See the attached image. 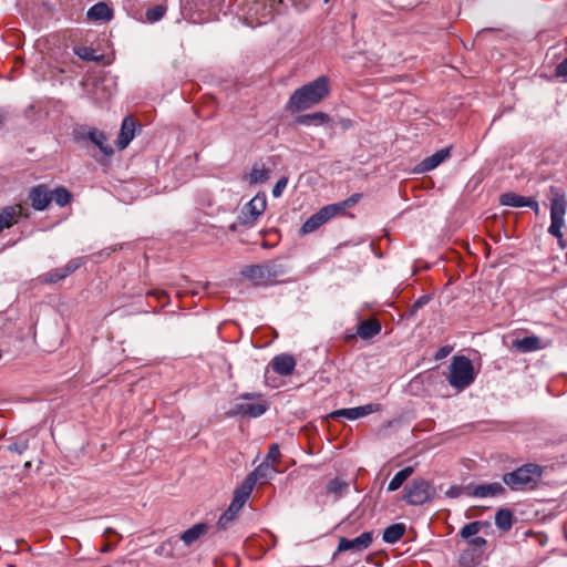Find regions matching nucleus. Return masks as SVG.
<instances>
[{
  "label": "nucleus",
  "instance_id": "1",
  "mask_svg": "<svg viewBox=\"0 0 567 567\" xmlns=\"http://www.w3.org/2000/svg\"><path fill=\"white\" fill-rule=\"evenodd\" d=\"M329 91L328 78L319 76L292 93L287 103V110L296 113L310 109L322 101L329 94Z\"/></svg>",
  "mask_w": 567,
  "mask_h": 567
},
{
  "label": "nucleus",
  "instance_id": "2",
  "mask_svg": "<svg viewBox=\"0 0 567 567\" xmlns=\"http://www.w3.org/2000/svg\"><path fill=\"white\" fill-rule=\"evenodd\" d=\"M549 209H550V225L548 233L560 241L563 239L561 229L566 226L565 216L567 213V197L566 193L557 186H550L548 190Z\"/></svg>",
  "mask_w": 567,
  "mask_h": 567
},
{
  "label": "nucleus",
  "instance_id": "3",
  "mask_svg": "<svg viewBox=\"0 0 567 567\" xmlns=\"http://www.w3.org/2000/svg\"><path fill=\"white\" fill-rule=\"evenodd\" d=\"M543 473L540 465L526 463L513 472L505 473L503 482L513 491L533 489L538 485Z\"/></svg>",
  "mask_w": 567,
  "mask_h": 567
},
{
  "label": "nucleus",
  "instance_id": "4",
  "mask_svg": "<svg viewBox=\"0 0 567 567\" xmlns=\"http://www.w3.org/2000/svg\"><path fill=\"white\" fill-rule=\"evenodd\" d=\"M475 380L474 367L472 361L465 355H455L449 365V383L457 389L464 390Z\"/></svg>",
  "mask_w": 567,
  "mask_h": 567
},
{
  "label": "nucleus",
  "instance_id": "5",
  "mask_svg": "<svg viewBox=\"0 0 567 567\" xmlns=\"http://www.w3.org/2000/svg\"><path fill=\"white\" fill-rule=\"evenodd\" d=\"M281 274V267L276 264L251 265L241 270V275L244 277L259 286L275 281Z\"/></svg>",
  "mask_w": 567,
  "mask_h": 567
},
{
  "label": "nucleus",
  "instance_id": "6",
  "mask_svg": "<svg viewBox=\"0 0 567 567\" xmlns=\"http://www.w3.org/2000/svg\"><path fill=\"white\" fill-rule=\"evenodd\" d=\"M434 496V488L424 478H414L405 488L403 498L411 505H422Z\"/></svg>",
  "mask_w": 567,
  "mask_h": 567
},
{
  "label": "nucleus",
  "instance_id": "7",
  "mask_svg": "<svg viewBox=\"0 0 567 567\" xmlns=\"http://www.w3.org/2000/svg\"><path fill=\"white\" fill-rule=\"evenodd\" d=\"M267 206L265 194H257L243 208L238 216L240 225L252 226L257 219L264 214Z\"/></svg>",
  "mask_w": 567,
  "mask_h": 567
},
{
  "label": "nucleus",
  "instance_id": "8",
  "mask_svg": "<svg viewBox=\"0 0 567 567\" xmlns=\"http://www.w3.org/2000/svg\"><path fill=\"white\" fill-rule=\"evenodd\" d=\"M332 206H323L319 212L311 215L301 226L300 233L302 235L313 233L317 230L320 226L326 224L328 220H330L332 217H334Z\"/></svg>",
  "mask_w": 567,
  "mask_h": 567
},
{
  "label": "nucleus",
  "instance_id": "9",
  "mask_svg": "<svg viewBox=\"0 0 567 567\" xmlns=\"http://www.w3.org/2000/svg\"><path fill=\"white\" fill-rule=\"evenodd\" d=\"M470 497L487 498L504 495L506 489L498 483L468 484Z\"/></svg>",
  "mask_w": 567,
  "mask_h": 567
},
{
  "label": "nucleus",
  "instance_id": "10",
  "mask_svg": "<svg viewBox=\"0 0 567 567\" xmlns=\"http://www.w3.org/2000/svg\"><path fill=\"white\" fill-rule=\"evenodd\" d=\"M380 410H381L380 404L370 403V404L362 405V406L350 408V409H340V410L333 411L330 414V417L337 420L341 416H344L348 420H357V419L367 416L371 413L378 412Z\"/></svg>",
  "mask_w": 567,
  "mask_h": 567
},
{
  "label": "nucleus",
  "instance_id": "11",
  "mask_svg": "<svg viewBox=\"0 0 567 567\" xmlns=\"http://www.w3.org/2000/svg\"><path fill=\"white\" fill-rule=\"evenodd\" d=\"M267 409L268 404L266 402H237L231 406L229 414L233 416L241 415L247 417H258L261 416Z\"/></svg>",
  "mask_w": 567,
  "mask_h": 567
},
{
  "label": "nucleus",
  "instance_id": "12",
  "mask_svg": "<svg viewBox=\"0 0 567 567\" xmlns=\"http://www.w3.org/2000/svg\"><path fill=\"white\" fill-rule=\"evenodd\" d=\"M372 543V533L371 532H364L360 536L348 539L346 537H341L338 545L339 551H346V550H363L368 548Z\"/></svg>",
  "mask_w": 567,
  "mask_h": 567
},
{
  "label": "nucleus",
  "instance_id": "13",
  "mask_svg": "<svg viewBox=\"0 0 567 567\" xmlns=\"http://www.w3.org/2000/svg\"><path fill=\"white\" fill-rule=\"evenodd\" d=\"M29 198L34 209L43 210L52 202V193L45 185H38L30 189Z\"/></svg>",
  "mask_w": 567,
  "mask_h": 567
},
{
  "label": "nucleus",
  "instance_id": "14",
  "mask_svg": "<svg viewBox=\"0 0 567 567\" xmlns=\"http://www.w3.org/2000/svg\"><path fill=\"white\" fill-rule=\"evenodd\" d=\"M451 155V147H445L436 151L431 156L425 157L417 166L419 172L425 173L433 171Z\"/></svg>",
  "mask_w": 567,
  "mask_h": 567
},
{
  "label": "nucleus",
  "instance_id": "15",
  "mask_svg": "<svg viewBox=\"0 0 567 567\" xmlns=\"http://www.w3.org/2000/svg\"><path fill=\"white\" fill-rule=\"evenodd\" d=\"M135 127H136V124H135L134 120L132 118V116L124 117L122 125H121L120 134H118V137L116 141V145H117L118 150H124L128 146V144L135 136Z\"/></svg>",
  "mask_w": 567,
  "mask_h": 567
},
{
  "label": "nucleus",
  "instance_id": "16",
  "mask_svg": "<svg viewBox=\"0 0 567 567\" xmlns=\"http://www.w3.org/2000/svg\"><path fill=\"white\" fill-rule=\"evenodd\" d=\"M23 215V207L21 205L6 206L0 212V231L10 228Z\"/></svg>",
  "mask_w": 567,
  "mask_h": 567
},
{
  "label": "nucleus",
  "instance_id": "17",
  "mask_svg": "<svg viewBox=\"0 0 567 567\" xmlns=\"http://www.w3.org/2000/svg\"><path fill=\"white\" fill-rule=\"evenodd\" d=\"M270 365L275 372L280 375H289L292 373L296 367V360L291 354H279L276 355L271 361Z\"/></svg>",
  "mask_w": 567,
  "mask_h": 567
},
{
  "label": "nucleus",
  "instance_id": "18",
  "mask_svg": "<svg viewBox=\"0 0 567 567\" xmlns=\"http://www.w3.org/2000/svg\"><path fill=\"white\" fill-rule=\"evenodd\" d=\"M252 489L250 480H244L241 485L235 489L230 506L240 511L250 496Z\"/></svg>",
  "mask_w": 567,
  "mask_h": 567
},
{
  "label": "nucleus",
  "instance_id": "19",
  "mask_svg": "<svg viewBox=\"0 0 567 567\" xmlns=\"http://www.w3.org/2000/svg\"><path fill=\"white\" fill-rule=\"evenodd\" d=\"M275 471V466L270 465L266 461L259 464L251 473H249L245 480H250L251 487L254 488L258 481L267 482V480L271 477Z\"/></svg>",
  "mask_w": 567,
  "mask_h": 567
},
{
  "label": "nucleus",
  "instance_id": "20",
  "mask_svg": "<svg viewBox=\"0 0 567 567\" xmlns=\"http://www.w3.org/2000/svg\"><path fill=\"white\" fill-rule=\"evenodd\" d=\"M513 347L519 352L527 353L542 349V340L537 336H529L522 339H515Z\"/></svg>",
  "mask_w": 567,
  "mask_h": 567
},
{
  "label": "nucleus",
  "instance_id": "21",
  "mask_svg": "<svg viewBox=\"0 0 567 567\" xmlns=\"http://www.w3.org/2000/svg\"><path fill=\"white\" fill-rule=\"evenodd\" d=\"M329 121V115L323 112L303 114L296 117V123L306 126H320L327 124Z\"/></svg>",
  "mask_w": 567,
  "mask_h": 567
},
{
  "label": "nucleus",
  "instance_id": "22",
  "mask_svg": "<svg viewBox=\"0 0 567 567\" xmlns=\"http://www.w3.org/2000/svg\"><path fill=\"white\" fill-rule=\"evenodd\" d=\"M381 331V323L378 319L361 321L358 324L357 333L361 339H370Z\"/></svg>",
  "mask_w": 567,
  "mask_h": 567
},
{
  "label": "nucleus",
  "instance_id": "23",
  "mask_svg": "<svg viewBox=\"0 0 567 567\" xmlns=\"http://www.w3.org/2000/svg\"><path fill=\"white\" fill-rule=\"evenodd\" d=\"M207 525L204 523L195 524L181 535V540H183L185 545L189 546L204 536L207 533Z\"/></svg>",
  "mask_w": 567,
  "mask_h": 567
},
{
  "label": "nucleus",
  "instance_id": "24",
  "mask_svg": "<svg viewBox=\"0 0 567 567\" xmlns=\"http://www.w3.org/2000/svg\"><path fill=\"white\" fill-rule=\"evenodd\" d=\"M87 138L96 145L101 152L110 156L113 154V148L106 144L107 137L105 133L96 128H92L87 132Z\"/></svg>",
  "mask_w": 567,
  "mask_h": 567
},
{
  "label": "nucleus",
  "instance_id": "25",
  "mask_svg": "<svg viewBox=\"0 0 567 567\" xmlns=\"http://www.w3.org/2000/svg\"><path fill=\"white\" fill-rule=\"evenodd\" d=\"M405 533V525L396 523L388 526L383 532V540L388 544H395L399 542Z\"/></svg>",
  "mask_w": 567,
  "mask_h": 567
},
{
  "label": "nucleus",
  "instance_id": "26",
  "mask_svg": "<svg viewBox=\"0 0 567 567\" xmlns=\"http://www.w3.org/2000/svg\"><path fill=\"white\" fill-rule=\"evenodd\" d=\"M270 177V169L266 168L264 165L255 164L251 167L250 173L247 176L249 184H262L268 181Z\"/></svg>",
  "mask_w": 567,
  "mask_h": 567
},
{
  "label": "nucleus",
  "instance_id": "27",
  "mask_svg": "<svg viewBox=\"0 0 567 567\" xmlns=\"http://www.w3.org/2000/svg\"><path fill=\"white\" fill-rule=\"evenodd\" d=\"M86 14L91 20H110L112 18V10L106 3L99 2L92 6Z\"/></svg>",
  "mask_w": 567,
  "mask_h": 567
},
{
  "label": "nucleus",
  "instance_id": "28",
  "mask_svg": "<svg viewBox=\"0 0 567 567\" xmlns=\"http://www.w3.org/2000/svg\"><path fill=\"white\" fill-rule=\"evenodd\" d=\"M528 199L529 197L508 192L499 196V204L511 207H525L528 204Z\"/></svg>",
  "mask_w": 567,
  "mask_h": 567
},
{
  "label": "nucleus",
  "instance_id": "29",
  "mask_svg": "<svg viewBox=\"0 0 567 567\" xmlns=\"http://www.w3.org/2000/svg\"><path fill=\"white\" fill-rule=\"evenodd\" d=\"M483 555V553L467 547L461 553L458 561L463 567H474L480 564Z\"/></svg>",
  "mask_w": 567,
  "mask_h": 567
},
{
  "label": "nucleus",
  "instance_id": "30",
  "mask_svg": "<svg viewBox=\"0 0 567 567\" xmlns=\"http://www.w3.org/2000/svg\"><path fill=\"white\" fill-rule=\"evenodd\" d=\"M413 472L414 468L412 466H406L399 471L390 481L388 485V491L394 492L399 489L404 484V482L413 474Z\"/></svg>",
  "mask_w": 567,
  "mask_h": 567
},
{
  "label": "nucleus",
  "instance_id": "31",
  "mask_svg": "<svg viewBox=\"0 0 567 567\" xmlns=\"http://www.w3.org/2000/svg\"><path fill=\"white\" fill-rule=\"evenodd\" d=\"M495 525L503 532H507L513 526V513L509 509L502 508L495 515Z\"/></svg>",
  "mask_w": 567,
  "mask_h": 567
},
{
  "label": "nucleus",
  "instance_id": "32",
  "mask_svg": "<svg viewBox=\"0 0 567 567\" xmlns=\"http://www.w3.org/2000/svg\"><path fill=\"white\" fill-rule=\"evenodd\" d=\"M484 526H488V523L480 520L471 522L463 526L460 530V536L465 540L472 538L477 535Z\"/></svg>",
  "mask_w": 567,
  "mask_h": 567
},
{
  "label": "nucleus",
  "instance_id": "33",
  "mask_svg": "<svg viewBox=\"0 0 567 567\" xmlns=\"http://www.w3.org/2000/svg\"><path fill=\"white\" fill-rule=\"evenodd\" d=\"M361 197H362L361 194L355 193V194L351 195L349 198H347L340 203L330 204L329 206H332V208L334 209L333 214H334V216H337L338 214L342 213L344 209L354 206L360 200Z\"/></svg>",
  "mask_w": 567,
  "mask_h": 567
},
{
  "label": "nucleus",
  "instance_id": "34",
  "mask_svg": "<svg viewBox=\"0 0 567 567\" xmlns=\"http://www.w3.org/2000/svg\"><path fill=\"white\" fill-rule=\"evenodd\" d=\"M361 197H362L361 194L355 193V194L351 195L349 198H347L340 203L330 204L329 206H332V208L334 209L333 214H334V216H337L338 214L342 213L344 209L354 206L360 200Z\"/></svg>",
  "mask_w": 567,
  "mask_h": 567
},
{
  "label": "nucleus",
  "instance_id": "35",
  "mask_svg": "<svg viewBox=\"0 0 567 567\" xmlns=\"http://www.w3.org/2000/svg\"><path fill=\"white\" fill-rule=\"evenodd\" d=\"M361 197H362L361 194L355 193V194L351 195L349 198H347L340 203L330 204L329 206H332V208L334 209L333 214H334V216H337L338 214L342 213L344 209L354 206L360 200Z\"/></svg>",
  "mask_w": 567,
  "mask_h": 567
},
{
  "label": "nucleus",
  "instance_id": "36",
  "mask_svg": "<svg viewBox=\"0 0 567 567\" xmlns=\"http://www.w3.org/2000/svg\"><path fill=\"white\" fill-rule=\"evenodd\" d=\"M361 197H362L361 194L355 193V194L351 195L349 198H347L340 203L330 204L329 206H332V208L334 209L333 214H334V216H337L338 214L342 213L344 209L354 206L360 200Z\"/></svg>",
  "mask_w": 567,
  "mask_h": 567
},
{
  "label": "nucleus",
  "instance_id": "37",
  "mask_svg": "<svg viewBox=\"0 0 567 567\" xmlns=\"http://www.w3.org/2000/svg\"><path fill=\"white\" fill-rule=\"evenodd\" d=\"M239 511L235 509L230 505L228 508L223 513V515L219 517L217 522V526L219 529H226L228 525L235 519Z\"/></svg>",
  "mask_w": 567,
  "mask_h": 567
},
{
  "label": "nucleus",
  "instance_id": "38",
  "mask_svg": "<svg viewBox=\"0 0 567 567\" xmlns=\"http://www.w3.org/2000/svg\"><path fill=\"white\" fill-rule=\"evenodd\" d=\"M52 199H54L55 203L62 207L70 203L71 194L66 188L59 187V188H55L54 192L52 193Z\"/></svg>",
  "mask_w": 567,
  "mask_h": 567
},
{
  "label": "nucleus",
  "instance_id": "39",
  "mask_svg": "<svg viewBox=\"0 0 567 567\" xmlns=\"http://www.w3.org/2000/svg\"><path fill=\"white\" fill-rule=\"evenodd\" d=\"M347 488L348 484L339 478L330 481L327 485V492L336 495L337 497L341 496Z\"/></svg>",
  "mask_w": 567,
  "mask_h": 567
},
{
  "label": "nucleus",
  "instance_id": "40",
  "mask_svg": "<svg viewBox=\"0 0 567 567\" xmlns=\"http://www.w3.org/2000/svg\"><path fill=\"white\" fill-rule=\"evenodd\" d=\"M66 278L63 274V270L62 268H54L48 272H45L42 277H41V282H44V284H56L58 281L62 280Z\"/></svg>",
  "mask_w": 567,
  "mask_h": 567
},
{
  "label": "nucleus",
  "instance_id": "41",
  "mask_svg": "<svg viewBox=\"0 0 567 567\" xmlns=\"http://www.w3.org/2000/svg\"><path fill=\"white\" fill-rule=\"evenodd\" d=\"M166 12V7L162 4L154 6L153 8L147 9L146 19L150 22H156L161 20Z\"/></svg>",
  "mask_w": 567,
  "mask_h": 567
},
{
  "label": "nucleus",
  "instance_id": "42",
  "mask_svg": "<svg viewBox=\"0 0 567 567\" xmlns=\"http://www.w3.org/2000/svg\"><path fill=\"white\" fill-rule=\"evenodd\" d=\"M74 53L82 60L85 61H99L100 58L93 55V49L89 47H75Z\"/></svg>",
  "mask_w": 567,
  "mask_h": 567
},
{
  "label": "nucleus",
  "instance_id": "43",
  "mask_svg": "<svg viewBox=\"0 0 567 567\" xmlns=\"http://www.w3.org/2000/svg\"><path fill=\"white\" fill-rule=\"evenodd\" d=\"M466 544H467L468 548H472L476 551H481L484 554L487 542L485 538H483L481 536H476V537L466 539Z\"/></svg>",
  "mask_w": 567,
  "mask_h": 567
},
{
  "label": "nucleus",
  "instance_id": "44",
  "mask_svg": "<svg viewBox=\"0 0 567 567\" xmlns=\"http://www.w3.org/2000/svg\"><path fill=\"white\" fill-rule=\"evenodd\" d=\"M84 264V258H73L62 268L65 277L76 271Z\"/></svg>",
  "mask_w": 567,
  "mask_h": 567
},
{
  "label": "nucleus",
  "instance_id": "45",
  "mask_svg": "<svg viewBox=\"0 0 567 567\" xmlns=\"http://www.w3.org/2000/svg\"><path fill=\"white\" fill-rule=\"evenodd\" d=\"M177 543H178L177 540H172V539L166 540V542L162 543L156 548V553L158 555H164V556H167V557L173 556L172 551H173L174 546L177 545Z\"/></svg>",
  "mask_w": 567,
  "mask_h": 567
},
{
  "label": "nucleus",
  "instance_id": "46",
  "mask_svg": "<svg viewBox=\"0 0 567 567\" xmlns=\"http://www.w3.org/2000/svg\"><path fill=\"white\" fill-rule=\"evenodd\" d=\"M467 488H468V485H465V486L453 485L445 492V495L450 498H456V497L461 496L462 494L470 496V491H467Z\"/></svg>",
  "mask_w": 567,
  "mask_h": 567
},
{
  "label": "nucleus",
  "instance_id": "47",
  "mask_svg": "<svg viewBox=\"0 0 567 567\" xmlns=\"http://www.w3.org/2000/svg\"><path fill=\"white\" fill-rule=\"evenodd\" d=\"M430 296L426 295L419 297L410 307L409 316H414L421 308H423L430 301Z\"/></svg>",
  "mask_w": 567,
  "mask_h": 567
},
{
  "label": "nucleus",
  "instance_id": "48",
  "mask_svg": "<svg viewBox=\"0 0 567 567\" xmlns=\"http://www.w3.org/2000/svg\"><path fill=\"white\" fill-rule=\"evenodd\" d=\"M287 185H288V177L287 176L280 177L272 188V196L276 198L280 197L282 195L285 188L287 187Z\"/></svg>",
  "mask_w": 567,
  "mask_h": 567
},
{
  "label": "nucleus",
  "instance_id": "49",
  "mask_svg": "<svg viewBox=\"0 0 567 567\" xmlns=\"http://www.w3.org/2000/svg\"><path fill=\"white\" fill-rule=\"evenodd\" d=\"M28 449V440H19L17 442L11 443L8 446V450L18 454H22Z\"/></svg>",
  "mask_w": 567,
  "mask_h": 567
},
{
  "label": "nucleus",
  "instance_id": "50",
  "mask_svg": "<svg viewBox=\"0 0 567 567\" xmlns=\"http://www.w3.org/2000/svg\"><path fill=\"white\" fill-rule=\"evenodd\" d=\"M280 456H281V454H280L279 446L277 444H272L269 447V451L267 454V461H271V462L276 463L279 461Z\"/></svg>",
  "mask_w": 567,
  "mask_h": 567
},
{
  "label": "nucleus",
  "instance_id": "51",
  "mask_svg": "<svg viewBox=\"0 0 567 567\" xmlns=\"http://www.w3.org/2000/svg\"><path fill=\"white\" fill-rule=\"evenodd\" d=\"M556 74H557L558 76L567 78V59H565L563 62H560V63L557 65Z\"/></svg>",
  "mask_w": 567,
  "mask_h": 567
},
{
  "label": "nucleus",
  "instance_id": "52",
  "mask_svg": "<svg viewBox=\"0 0 567 567\" xmlns=\"http://www.w3.org/2000/svg\"><path fill=\"white\" fill-rule=\"evenodd\" d=\"M526 207H529L530 209H533L535 212V214H538L539 213V204L538 202L533 198V197H529L528 199V204Z\"/></svg>",
  "mask_w": 567,
  "mask_h": 567
},
{
  "label": "nucleus",
  "instance_id": "53",
  "mask_svg": "<svg viewBox=\"0 0 567 567\" xmlns=\"http://www.w3.org/2000/svg\"><path fill=\"white\" fill-rule=\"evenodd\" d=\"M447 353H449V350H447L446 348H441V349L437 351V353H436L435 358H436V359H442V358H444L445 355H447Z\"/></svg>",
  "mask_w": 567,
  "mask_h": 567
},
{
  "label": "nucleus",
  "instance_id": "54",
  "mask_svg": "<svg viewBox=\"0 0 567 567\" xmlns=\"http://www.w3.org/2000/svg\"><path fill=\"white\" fill-rule=\"evenodd\" d=\"M252 396H254L252 394L247 393V394L243 395V399L250 400V399H252Z\"/></svg>",
  "mask_w": 567,
  "mask_h": 567
},
{
  "label": "nucleus",
  "instance_id": "55",
  "mask_svg": "<svg viewBox=\"0 0 567 567\" xmlns=\"http://www.w3.org/2000/svg\"><path fill=\"white\" fill-rule=\"evenodd\" d=\"M157 297L161 299L162 297H166V292L165 291H161L158 292Z\"/></svg>",
  "mask_w": 567,
  "mask_h": 567
},
{
  "label": "nucleus",
  "instance_id": "56",
  "mask_svg": "<svg viewBox=\"0 0 567 567\" xmlns=\"http://www.w3.org/2000/svg\"><path fill=\"white\" fill-rule=\"evenodd\" d=\"M489 30H491V29H483V30L478 31L477 37H480L483 32H485V31H489Z\"/></svg>",
  "mask_w": 567,
  "mask_h": 567
},
{
  "label": "nucleus",
  "instance_id": "57",
  "mask_svg": "<svg viewBox=\"0 0 567 567\" xmlns=\"http://www.w3.org/2000/svg\"><path fill=\"white\" fill-rule=\"evenodd\" d=\"M109 533H115V532L111 528H106L105 534H109Z\"/></svg>",
  "mask_w": 567,
  "mask_h": 567
},
{
  "label": "nucleus",
  "instance_id": "58",
  "mask_svg": "<svg viewBox=\"0 0 567 567\" xmlns=\"http://www.w3.org/2000/svg\"><path fill=\"white\" fill-rule=\"evenodd\" d=\"M109 550H111L110 546H105V548L103 549V551H109Z\"/></svg>",
  "mask_w": 567,
  "mask_h": 567
},
{
  "label": "nucleus",
  "instance_id": "59",
  "mask_svg": "<svg viewBox=\"0 0 567 567\" xmlns=\"http://www.w3.org/2000/svg\"><path fill=\"white\" fill-rule=\"evenodd\" d=\"M326 3H328L330 0H323Z\"/></svg>",
  "mask_w": 567,
  "mask_h": 567
}]
</instances>
